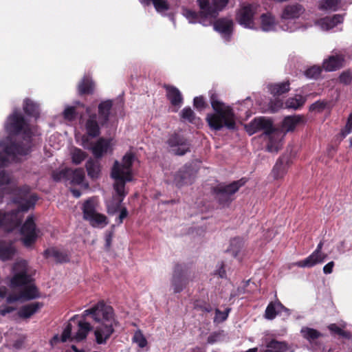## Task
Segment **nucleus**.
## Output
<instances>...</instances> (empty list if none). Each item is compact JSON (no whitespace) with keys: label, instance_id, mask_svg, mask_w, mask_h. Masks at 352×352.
<instances>
[{"label":"nucleus","instance_id":"aec40b11","mask_svg":"<svg viewBox=\"0 0 352 352\" xmlns=\"http://www.w3.org/2000/svg\"><path fill=\"white\" fill-rule=\"evenodd\" d=\"M344 62L342 55H332L324 60L322 67L327 72L336 71L343 67Z\"/></svg>","mask_w":352,"mask_h":352},{"label":"nucleus","instance_id":"c85d7f7f","mask_svg":"<svg viewBox=\"0 0 352 352\" xmlns=\"http://www.w3.org/2000/svg\"><path fill=\"white\" fill-rule=\"evenodd\" d=\"M282 311L288 312L289 309L286 308L280 302H270L266 307L265 317L268 320H273Z\"/></svg>","mask_w":352,"mask_h":352},{"label":"nucleus","instance_id":"423d86ee","mask_svg":"<svg viewBox=\"0 0 352 352\" xmlns=\"http://www.w3.org/2000/svg\"><path fill=\"white\" fill-rule=\"evenodd\" d=\"M112 178L115 180L113 190L117 197H113L106 204L107 212L109 215H113L120 210L121 204L128 194V192L125 190L126 183L131 182L130 175H128L126 177H123L116 169L112 173Z\"/></svg>","mask_w":352,"mask_h":352},{"label":"nucleus","instance_id":"37998d69","mask_svg":"<svg viewBox=\"0 0 352 352\" xmlns=\"http://www.w3.org/2000/svg\"><path fill=\"white\" fill-rule=\"evenodd\" d=\"M142 1L146 5L153 3L158 12L167 11L170 8L169 3L166 0H142Z\"/></svg>","mask_w":352,"mask_h":352},{"label":"nucleus","instance_id":"bb28decb","mask_svg":"<svg viewBox=\"0 0 352 352\" xmlns=\"http://www.w3.org/2000/svg\"><path fill=\"white\" fill-rule=\"evenodd\" d=\"M95 83L91 77L85 76L78 85L80 96L91 95L94 92Z\"/></svg>","mask_w":352,"mask_h":352},{"label":"nucleus","instance_id":"f257e3e1","mask_svg":"<svg viewBox=\"0 0 352 352\" xmlns=\"http://www.w3.org/2000/svg\"><path fill=\"white\" fill-rule=\"evenodd\" d=\"M78 320V331L72 341L80 342L85 340L89 333L94 329L95 341L98 344H105L115 332L118 322L116 319L112 307L104 301H99L91 307L85 309L80 315L72 316L70 321Z\"/></svg>","mask_w":352,"mask_h":352},{"label":"nucleus","instance_id":"393cba45","mask_svg":"<svg viewBox=\"0 0 352 352\" xmlns=\"http://www.w3.org/2000/svg\"><path fill=\"white\" fill-rule=\"evenodd\" d=\"M88 177L92 180H96L100 177L101 165L98 160L89 159L85 164Z\"/></svg>","mask_w":352,"mask_h":352},{"label":"nucleus","instance_id":"4c0bfd02","mask_svg":"<svg viewBox=\"0 0 352 352\" xmlns=\"http://www.w3.org/2000/svg\"><path fill=\"white\" fill-rule=\"evenodd\" d=\"M267 349L265 352H286L288 350L287 344L284 342L272 340L267 344Z\"/></svg>","mask_w":352,"mask_h":352},{"label":"nucleus","instance_id":"dca6fc26","mask_svg":"<svg viewBox=\"0 0 352 352\" xmlns=\"http://www.w3.org/2000/svg\"><path fill=\"white\" fill-rule=\"evenodd\" d=\"M233 21L226 18H221L214 23V29L219 32L223 38L229 41L233 32Z\"/></svg>","mask_w":352,"mask_h":352},{"label":"nucleus","instance_id":"e433bc0d","mask_svg":"<svg viewBox=\"0 0 352 352\" xmlns=\"http://www.w3.org/2000/svg\"><path fill=\"white\" fill-rule=\"evenodd\" d=\"M87 221H88L93 227L104 228L109 223L107 217L104 214L98 212L95 213Z\"/></svg>","mask_w":352,"mask_h":352},{"label":"nucleus","instance_id":"7ed1b4c3","mask_svg":"<svg viewBox=\"0 0 352 352\" xmlns=\"http://www.w3.org/2000/svg\"><path fill=\"white\" fill-rule=\"evenodd\" d=\"M14 191L13 202L18 205V208L10 212H3L0 210V229L3 228L12 229L18 226L21 223L19 213L28 211L34 206L37 201V197L34 195L27 198L29 192L28 186L17 188Z\"/></svg>","mask_w":352,"mask_h":352},{"label":"nucleus","instance_id":"6e6552de","mask_svg":"<svg viewBox=\"0 0 352 352\" xmlns=\"http://www.w3.org/2000/svg\"><path fill=\"white\" fill-rule=\"evenodd\" d=\"M166 144L175 155L182 156L190 151V140L180 132L174 131L170 133Z\"/></svg>","mask_w":352,"mask_h":352},{"label":"nucleus","instance_id":"1a4fd4ad","mask_svg":"<svg viewBox=\"0 0 352 352\" xmlns=\"http://www.w3.org/2000/svg\"><path fill=\"white\" fill-rule=\"evenodd\" d=\"M12 271L14 274L10 280V287L12 289L24 287L34 281V279L28 273L26 263L24 261L14 263Z\"/></svg>","mask_w":352,"mask_h":352},{"label":"nucleus","instance_id":"09e8293b","mask_svg":"<svg viewBox=\"0 0 352 352\" xmlns=\"http://www.w3.org/2000/svg\"><path fill=\"white\" fill-rule=\"evenodd\" d=\"M69 168H65L60 170H55L52 172V177L53 180L56 182H60L62 180L68 182V177L69 174Z\"/></svg>","mask_w":352,"mask_h":352},{"label":"nucleus","instance_id":"de8ad7c7","mask_svg":"<svg viewBox=\"0 0 352 352\" xmlns=\"http://www.w3.org/2000/svg\"><path fill=\"white\" fill-rule=\"evenodd\" d=\"M322 68L318 65L311 66L305 71V75L308 78L318 79L321 75Z\"/></svg>","mask_w":352,"mask_h":352},{"label":"nucleus","instance_id":"13d9d810","mask_svg":"<svg viewBox=\"0 0 352 352\" xmlns=\"http://www.w3.org/2000/svg\"><path fill=\"white\" fill-rule=\"evenodd\" d=\"M72 325L70 322H68L65 327L62 335H61V341L63 342H65L67 340H70L72 341Z\"/></svg>","mask_w":352,"mask_h":352},{"label":"nucleus","instance_id":"7c9ffc66","mask_svg":"<svg viewBox=\"0 0 352 352\" xmlns=\"http://www.w3.org/2000/svg\"><path fill=\"white\" fill-rule=\"evenodd\" d=\"M306 102V98L300 94H296L294 97H290L285 102L286 109L298 110L301 109Z\"/></svg>","mask_w":352,"mask_h":352},{"label":"nucleus","instance_id":"bf43d9fd","mask_svg":"<svg viewBox=\"0 0 352 352\" xmlns=\"http://www.w3.org/2000/svg\"><path fill=\"white\" fill-rule=\"evenodd\" d=\"M327 106V102L322 100H317L314 103L311 104L309 107L310 111L322 112Z\"/></svg>","mask_w":352,"mask_h":352},{"label":"nucleus","instance_id":"2eb2a0df","mask_svg":"<svg viewBox=\"0 0 352 352\" xmlns=\"http://www.w3.org/2000/svg\"><path fill=\"white\" fill-rule=\"evenodd\" d=\"M322 246L323 242L320 241L318 243L316 249L312 252L311 254H310L305 259L300 261L298 263V266L300 267H311L318 263H323L325 261L327 255L326 254L322 253L321 251Z\"/></svg>","mask_w":352,"mask_h":352},{"label":"nucleus","instance_id":"79ce46f5","mask_svg":"<svg viewBox=\"0 0 352 352\" xmlns=\"http://www.w3.org/2000/svg\"><path fill=\"white\" fill-rule=\"evenodd\" d=\"M300 332L303 338L309 342L315 340L322 336V334L320 331L309 327H302Z\"/></svg>","mask_w":352,"mask_h":352},{"label":"nucleus","instance_id":"9d476101","mask_svg":"<svg viewBox=\"0 0 352 352\" xmlns=\"http://www.w3.org/2000/svg\"><path fill=\"white\" fill-rule=\"evenodd\" d=\"M171 286L175 294L182 292L189 283L188 267L184 263L175 265L170 280Z\"/></svg>","mask_w":352,"mask_h":352},{"label":"nucleus","instance_id":"a878e982","mask_svg":"<svg viewBox=\"0 0 352 352\" xmlns=\"http://www.w3.org/2000/svg\"><path fill=\"white\" fill-rule=\"evenodd\" d=\"M304 10L303 7L298 3L287 5L283 11L282 18L284 19H297L303 13Z\"/></svg>","mask_w":352,"mask_h":352},{"label":"nucleus","instance_id":"4468645a","mask_svg":"<svg viewBox=\"0 0 352 352\" xmlns=\"http://www.w3.org/2000/svg\"><path fill=\"white\" fill-rule=\"evenodd\" d=\"M134 160V155L132 153H126L122 157V164L116 160L113 165L111 172V177L115 168L118 173L123 177H126L128 175L131 176V181L133 179L131 167Z\"/></svg>","mask_w":352,"mask_h":352},{"label":"nucleus","instance_id":"cd10ccee","mask_svg":"<svg viewBox=\"0 0 352 352\" xmlns=\"http://www.w3.org/2000/svg\"><path fill=\"white\" fill-rule=\"evenodd\" d=\"M305 122L306 119L302 115L288 116L284 118L283 126L287 131H293L298 124Z\"/></svg>","mask_w":352,"mask_h":352},{"label":"nucleus","instance_id":"0eeeda50","mask_svg":"<svg viewBox=\"0 0 352 352\" xmlns=\"http://www.w3.org/2000/svg\"><path fill=\"white\" fill-rule=\"evenodd\" d=\"M247 182L245 178L234 181L230 184L220 183L212 189V192L219 205L228 206L233 201L232 196L244 186Z\"/></svg>","mask_w":352,"mask_h":352},{"label":"nucleus","instance_id":"864d4df0","mask_svg":"<svg viewBox=\"0 0 352 352\" xmlns=\"http://www.w3.org/2000/svg\"><path fill=\"white\" fill-rule=\"evenodd\" d=\"M63 117L65 120L69 121H73L76 120L78 116L76 109L75 107L71 106L67 107L65 109L63 113Z\"/></svg>","mask_w":352,"mask_h":352},{"label":"nucleus","instance_id":"a211bd4d","mask_svg":"<svg viewBox=\"0 0 352 352\" xmlns=\"http://www.w3.org/2000/svg\"><path fill=\"white\" fill-rule=\"evenodd\" d=\"M68 182L72 186H81L85 188H89V184L85 182V173L82 168H69Z\"/></svg>","mask_w":352,"mask_h":352},{"label":"nucleus","instance_id":"6ab92c4d","mask_svg":"<svg viewBox=\"0 0 352 352\" xmlns=\"http://www.w3.org/2000/svg\"><path fill=\"white\" fill-rule=\"evenodd\" d=\"M290 166V161L287 156H280L273 167L272 173L274 179H282L287 173Z\"/></svg>","mask_w":352,"mask_h":352},{"label":"nucleus","instance_id":"c03bdc74","mask_svg":"<svg viewBox=\"0 0 352 352\" xmlns=\"http://www.w3.org/2000/svg\"><path fill=\"white\" fill-rule=\"evenodd\" d=\"M243 247V240L240 237H235L230 241V248L227 250L236 257Z\"/></svg>","mask_w":352,"mask_h":352},{"label":"nucleus","instance_id":"f03ea898","mask_svg":"<svg viewBox=\"0 0 352 352\" xmlns=\"http://www.w3.org/2000/svg\"><path fill=\"white\" fill-rule=\"evenodd\" d=\"M5 129L10 135H22L25 142H16L12 140L1 142V145L4 151L10 155H21L23 156L29 154L33 132L30 124L20 111L15 110L8 116Z\"/></svg>","mask_w":352,"mask_h":352},{"label":"nucleus","instance_id":"39448f33","mask_svg":"<svg viewBox=\"0 0 352 352\" xmlns=\"http://www.w3.org/2000/svg\"><path fill=\"white\" fill-rule=\"evenodd\" d=\"M113 100H106L99 103L98 114L90 113L85 122V127L88 137L96 138L100 136V127H107L111 116Z\"/></svg>","mask_w":352,"mask_h":352},{"label":"nucleus","instance_id":"58836bf2","mask_svg":"<svg viewBox=\"0 0 352 352\" xmlns=\"http://www.w3.org/2000/svg\"><path fill=\"white\" fill-rule=\"evenodd\" d=\"M23 111L25 114L30 116L37 117L39 115L38 106L29 98L24 100Z\"/></svg>","mask_w":352,"mask_h":352},{"label":"nucleus","instance_id":"4d7b16f0","mask_svg":"<svg viewBox=\"0 0 352 352\" xmlns=\"http://www.w3.org/2000/svg\"><path fill=\"white\" fill-rule=\"evenodd\" d=\"M268 105L270 111L272 113H275L283 107V102L280 98H276L274 99L270 100Z\"/></svg>","mask_w":352,"mask_h":352},{"label":"nucleus","instance_id":"412c9836","mask_svg":"<svg viewBox=\"0 0 352 352\" xmlns=\"http://www.w3.org/2000/svg\"><path fill=\"white\" fill-rule=\"evenodd\" d=\"M163 87L166 89V97L170 104L174 107H179L183 102V97L180 91L175 86L164 84Z\"/></svg>","mask_w":352,"mask_h":352},{"label":"nucleus","instance_id":"603ef678","mask_svg":"<svg viewBox=\"0 0 352 352\" xmlns=\"http://www.w3.org/2000/svg\"><path fill=\"white\" fill-rule=\"evenodd\" d=\"M133 342L137 343L140 348H144L147 344V340L140 330L135 332Z\"/></svg>","mask_w":352,"mask_h":352},{"label":"nucleus","instance_id":"0e129e2a","mask_svg":"<svg viewBox=\"0 0 352 352\" xmlns=\"http://www.w3.org/2000/svg\"><path fill=\"white\" fill-rule=\"evenodd\" d=\"M119 211H120V214L116 218V221L118 225H120L123 223V220L128 216L129 212H128L126 208H125V207L120 208V210Z\"/></svg>","mask_w":352,"mask_h":352},{"label":"nucleus","instance_id":"8fccbe9b","mask_svg":"<svg viewBox=\"0 0 352 352\" xmlns=\"http://www.w3.org/2000/svg\"><path fill=\"white\" fill-rule=\"evenodd\" d=\"M87 154L80 148H75L72 155V160L73 164L76 165L80 164L85 160Z\"/></svg>","mask_w":352,"mask_h":352},{"label":"nucleus","instance_id":"3c124183","mask_svg":"<svg viewBox=\"0 0 352 352\" xmlns=\"http://www.w3.org/2000/svg\"><path fill=\"white\" fill-rule=\"evenodd\" d=\"M340 83L344 85H349L352 82V71L347 69L343 71L338 77Z\"/></svg>","mask_w":352,"mask_h":352},{"label":"nucleus","instance_id":"6e6d98bb","mask_svg":"<svg viewBox=\"0 0 352 352\" xmlns=\"http://www.w3.org/2000/svg\"><path fill=\"white\" fill-rule=\"evenodd\" d=\"M320 8L336 11L338 8V0H323Z\"/></svg>","mask_w":352,"mask_h":352},{"label":"nucleus","instance_id":"a19ab883","mask_svg":"<svg viewBox=\"0 0 352 352\" xmlns=\"http://www.w3.org/2000/svg\"><path fill=\"white\" fill-rule=\"evenodd\" d=\"M261 28L264 31H270L273 30L275 25V19L270 13L263 14L261 16Z\"/></svg>","mask_w":352,"mask_h":352},{"label":"nucleus","instance_id":"f8f14e48","mask_svg":"<svg viewBox=\"0 0 352 352\" xmlns=\"http://www.w3.org/2000/svg\"><path fill=\"white\" fill-rule=\"evenodd\" d=\"M36 226L32 216H28L21 228V240L24 246L29 248L34 245L37 239Z\"/></svg>","mask_w":352,"mask_h":352},{"label":"nucleus","instance_id":"c756f323","mask_svg":"<svg viewBox=\"0 0 352 352\" xmlns=\"http://www.w3.org/2000/svg\"><path fill=\"white\" fill-rule=\"evenodd\" d=\"M20 293L23 302L34 300L40 297L38 288L32 283L23 287Z\"/></svg>","mask_w":352,"mask_h":352},{"label":"nucleus","instance_id":"a18cd8bd","mask_svg":"<svg viewBox=\"0 0 352 352\" xmlns=\"http://www.w3.org/2000/svg\"><path fill=\"white\" fill-rule=\"evenodd\" d=\"M352 132V112L349 114L346 125L336 135V139L341 142L347 135Z\"/></svg>","mask_w":352,"mask_h":352},{"label":"nucleus","instance_id":"5fc2aeb1","mask_svg":"<svg viewBox=\"0 0 352 352\" xmlns=\"http://www.w3.org/2000/svg\"><path fill=\"white\" fill-rule=\"evenodd\" d=\"M193 307L195 309L207 313L210 312L212 310V307L209 303L200 300H196L194 302Z\"/></svg>","mask_w":352,"mask_h":352},{"label":"nucleus","instance_id":"e2e57ef3","mask_svg":"<svg viewBox=\"0 0 352 352\" xmlns=\"http://www.w3.org/2000/svg\"><path fill=\"white\" fill-rule=\"evenodd\" d=\"M193 104L194 107L199 110H201L207 106L203 96L195 97L193 100Z\"/></svg>","mask_w":352,"mask_h":352},{"label":"nucleus","instance_id":"20e7f679","mask_svg":"<svg viewBox=\"0 0 352 352\" xmlns=\"http://www.w3.org/2000/svg\"><path fill=\"white\" fill-rule=\"evenodd\" d=\"M210 101L214 111L212 113H208L206 116V121L210 128L214 131H219L223 127L229 130L236 129V124L233 109L220 101L216 93L210 94Z\"/></svg>","mask_w":352,"mask_h":352},{"label":"nucleus","instance_id":"b1692460","mask_svg":"<svg viewBox=\"0 0 352 352\" xmlns=\"http://www.w3.org/2000/svg\"><path fill=\"white\" fill-rule=\"evenodd\" d=\"M16 249L11 242L0 241V261L12 260L15 254Z\"/></svg>","mask_w":352,"mask_h":352},{"label":"nucleus","instance_id":"4be33fe9","mask_svg":"<svg viewBox=\"0 0 352 352\" xmlns=\"http://www.w3.org/2000/svg\"><path fill=\"white\" fill-rule=\"evenodd\" d=\"M43 307V303L34 302L22 306L19 311L18 316L23 319L30 318L34 314L37 313Z\"/></svg>","mask_w":352,"mask_h":352},{"label":"nucleus","instance_id":"69168bd1","mask_svg":"<svg viewBox=\"0 0 352 352\" xmlns=\"http://www.w3.org/2000/svg\"><path fill=\"white\" fill-rule=\"evenodd\" d=\"M17 301L23 302L20 292L16 294H11L8 295L6 298V302L9 304L14 303Z\"/></svg>","mask_w":352,"mask_h":352},{"label":"nucleus","instance_id":"72a5a7b5","mask_svg":"<svg viewBox=\"0 0 352 352\" xmlns=\"http://www.w3.org/2000/svg\"><path fill=\"white\" fill-rule=\"evenodd\" d=\"M43 256L45 258L52 256L58 263H65L68 261L67 255L54 248H47L43 252Z\"/></svg>","mask_w":352,"mask_h":352},{"label":"nucleus","instance_id":"ea45409f","mask_svg":"<svg viewBox=\"0 0 352 352\" xmlns=\"http://www.w3.org/2000/svg\"><path fill=\"white\" fill-rule=\"evenodd\" d=\"M190 180V174L188 171L180 170L176 173L174 176V183L175 185L180 188L185 184H187Z\"/></svg>","mask_w":352,"mask_h":352},{"label":"nucleus","instance_id":"c9c22d12","mask_svg":"<svg viewBox=\"0 0 352 352\" xmlns=\"http://www.w3.org/2000/svg\"><path fill=\"white\" fill-rule=\"evenodd\" d=\"M82 210L83 219L86 221L96 213V204L94 199L90 198L86 200L82 205Z\"/></svg>","mask_w":352,"mask_h":352},{"label":"nucleus","instance_id":"f3484780","mask_svg":"<svg viewBox=\"0 0 352 352\" xmlns=\"http://www.w3.org/2000/svg\"><path fill=\"white\" fill-rule=\"evenodd\" d=\"M254 14L252 6L249 4L240 9L236 15V20L245 28H250L253 25Z\"/></svg>","mask_w":352,"mask_h":352},{"label":"nucleus","instance_id":"774afa93","mask_svg":"<svg viewBox=\"0 0 352 352\" xmlns=\"http://www.w3.org/2000/svg\"><path fill=\"white\" fill-rule=\"evenodd\" d=\"M267 150L269 151V152H275V153H277L278 151V148L277 146V145H276L272 138L270 137V140H269V142L267 143Z\"/></svg>","mask_w":352,"mask_h":352},{"label":"nucleus","instance_id":"5701e85b","mask_svg":"<svg viewBox=\"0 0 352 352\" xmlns=\"http://www.w3.org/2000/svg\"><path fill=\"white\" fill-rule=\"evenodd\" d=\"M344 21L342 14H336L333 16H325L318 21L321 28L324 30H329L338 24H340Z\"/></svg>","mask_w":352,"mask_h":352},{"label":"nucleus","instance_id":"9b49d317","mask_svg":"<svg viewBox=\"0 0 352 352\" xmlns=\"http://www.w3.org/2000/svg\"><path fill=\"white\" fill-rule=\"evenodd\" d=\"M245 129L250 135L263 130L264 134L270 136L275 131L272 120L264 117L255 118L250 123L245 125Z\"/></svg>","mask_w":352,"mask_h":352},{"label":"nucleus","instance_id":"338daca9","mask_svg":"<svg viewBox=\"0 0 352 352\" xmlns=\"http://www.w3.org/2000/svg\"><path fill=\"white\" fill-rule=\"evenodd\" d=\"M10 183V177L5 170L0 171V186Z\"/></svg>","mask_w":352,"mask_h":352},{"label":"nucleus","instance_id":"49530a36","mask_svg":"<svg viewBox=\"0 0 352 352\" xmlns=\"http://www.w3.org/2000/svg\"><path fill=\"white\" fill-rule=\"evenodd\" d=\"M185 16L189 20L190 23H195L199 19H206L210 17L209 15H205L201 13V10L199 12H196L190 9L185 10Z\"/></svg>","mask_w":352,"mask_h":352},{"label":"nucleus","instance_id":"052dcab7","mask_svg":"<svg viewBox=\"0 0 352 352\" xmlns=\"http://www.w3.org/2000/svg\"><path fill=\"white\" fill-rule=\"evenodd\" d=\"M1 148L3 150V152L0 151V168L6 167L9 164L8 157H15L18 155H8L3 150V148L0 144Z\"/></svg>","mask_w":352,"mask_h":352},{"label":"nucleus","instance_id":"473e14b6","mask_svg":"<svg viewBox=\"0 0 352 352\" xmlns=\"http://www.w3.org/2000/svg\"><path fill=\"white\" fill-rule=\"evenodd\" d=\"M330 333L333 337H338V338H343L350 340L352 338V334L350 331H345L341 327H338L336 323L330 324L327 326Z\"/></svg>","mask_w":352,"mask_h":352},{"label":"nucleus","instance_id":"680f3d73","mask_svg":"<svg viewBox=\"0 0 352 352\" xmlns=\"http://www.w3.org/2000/svg\"><path fill=\"white\" fill-rule=\"evenodd\" d=\"M182 118L192 122L195 118V113L190 107H185L182 111Z\"/></svg>","mask_w":352,"mask_h":352},{"label":"nucleus","instance_id":"ddd939ff","mask_svg":"<svg viewBox=\"0 0 352 352\" xmlns=\"http://www.w3.org/2000/svg\"><path fill=\"white\" fill-rule=\"evenodd\" d=\"M197 0L201 13L209 15L210 18H216L219 12L221 11L228 3L229 0Z\"/></svg>","mask_w":352,"mask_h":352},{"label":"nucleus","instance_id":"f704fd0d","mask_svg":"<svg viewBox=\"0 0 352 352\" xmlns=\"http://www.w3.org/2000/svg\"><path fill=\"white\" fill-rule=\"evenodd\" d=\"M269 89L272 94L278 96L290 90V83L289 81L276 83L271 85Z\"/></svg>","mask_w":352,"mask_h":352},{"label":"nucleus","instance_id":"2f4dec72","mask_svg":"<svg viewBox=\"0 0 352 352\" xmlns=\"http://www.w3.org/2000/svg\"><path fill=\"white\" fill-rule=\"evenodd\" d=\"M109 145V142L107 140L101 138L92 147V153L97 159H100L104 153H107Z\"/></svg>","mask_w":352,"mask_h":352}]
</instances>
